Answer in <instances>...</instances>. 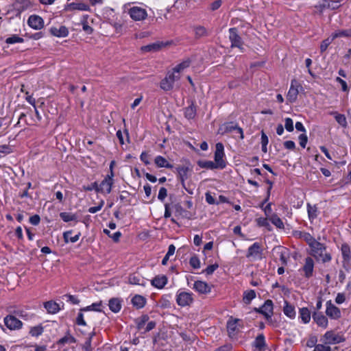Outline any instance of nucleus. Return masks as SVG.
I'll list each match as a JSON object with an SVG mask.
<instances>
[{"label": "nucleus", "instance_id": "38", "mask_svg": "<svg viewBox=\"0 0 351 351\" xmlns=\"http://www.w3.org/2000/svg\"><path fill=\"white\" fill-rule=\"evenodd\" d=\"M195 38L199 39L202 37H206L208 35L207 29L202 25H198L194 27Z\"/></svg>", "mask_w": 351, "mask_h": 351}, {"label": "nucleus", "instance_id": "47", "mask_svg": "<svg viewBox=\"0 0 351 351\" xmlns=\"http://www.w3.org/2000/svg\"><path fill=\"white\" fill-rule=\"evenodd\" d=\"M102 304V302L100 301L99 302L93 303L91 305L83 307L80 308V311H95L97 312H101L102 310L99 307Z\"/></svg>", "mask_w": 351, "mask_h": 351}, {"label": "nucleus", "instance_id": "40", "mask_svg": "<svg viewBox=\"0 0 351 351\" xmlns=\"http://www.w3.org/2000/svg\"><path fill=\"white\" fill-rule=\"evenodd\" d=\"M307 212L309 220L313 221L317 217V207L316 205L311 206L309 203L307 204Z\"/></svg>", "mask_w": 351, "mask_h": 351}, {"label": "nucleus", "instance_id": "29", "mask_svg": "<svg viewBox=\"0 0 351 351\" xmlns=\"http://www.w3.org/2000/svg\"><path fill=\"white\" fill-rule=\"evenodd\" d=\"M49 32L52 36L56 37H66L69 34L68 29L64 25L60 26L59 29L52 27L49 29Z\"/></svg>", "mask_w": 351, "mask_h": 351}, {"label": "nucleus", "instance_id": "15", "mask_svg": "<svg viewBox=\"0 0 351 351\" xmlns=\"http://www.w3.org/2000/svg\"><path fill=\"white\" fill-rule=\"evenodd\" d=\"M211 286L202 280H197L194 282L193 289L200 294H208L211 291Z\"/></svg>", "mask_w": 351, "mask_h": 351}, {"label": "nucleus", "instance_id": "64", "mask_svg": "<svg viewBox=\"0 0 351 351\" xmlns=\"http://www.w3.org/2000/svg\"><path fill=\"white\" fill-rule=\"evenodd\" d=\"M317 338L315 335H311L306 342V346L308 348H313L317 346Z\"/></svg>", "mask_w": 351, "mask_h": 351}, {"label": "nucleus", "instance_id": "51", "mask_svg": "<svg viewBox=\"0 0 351 351\" xmlns=\"http://www.w3.org/2000/svg\"><path fill=\"white\" fill-rule=\"evenodd\" d=\"M12 8L10 9L8 11V13L14 12V16L16 17H19V18L21 17V13L27 10V9L24 8V6L23 7H21L20 5L16 6V5H14V3H12Z\"/></svg>", "mask_w": 351, "mask_h": 351}, {"label": "nucleus", "instance_id": "41", "mask_svg": "<svg viewBox=\"0 0 351 351\" xmlns=\"http://www.w3.org/2000/svg\"><path fill=\"white\" fill-rule=\"evenodd\" d=\"M169 79V77H165L160 82V87L165 91H169L173 88L174 84Z\"/></svg>", "mask_w": 351, "mask_h": 351}, {"label": "nucleus", "instance_id": "63", "mask_svg": "<svg viewBox=\"0 0 351 351\" xmlns=\"http://www.w3.org/2000/svg\"><path fill=\"white\" fill-rule=\"evenodd\" d=\"M237 124L234 122H228L224 124V133H229L235 130Z\"/></svg>", "mask_w": 351, "mask_h": 351}, {"label": "nucleus", "instance_id": "61", "mask_svg": "<svg viewBox=\"0 0 351 351\" xmlns=\"http://www.w3.org/2000/svg\"><path fill=\"white\" fill-rule=\"evenodd\" d=\"M13 314L15 316H19L23 319H29V315L28 313L22 309H16L13 311Z\"/></svg>", "mask_w": 351, "mask_h": 351}, {"label": "nucleus", "instance_id": "31", "mask_svg": "<svg viewBox=\"0 0 351 351\" xmlns=\"http://www.w3.org/2000/svg\"><path fill=\"white\" fill-rule=\"evenodd\" d=\"M283 312L286 316L291 319H294L295 317L296 313L295 307L287 300L285 301Z\"/></svg>", "mask_w": 351, "mask_h": 351}, {"label": "nucleus", "instance_id": "57", "mask_svg": "<svg viewBox=\"0 0 351 351\" xmlns=\"http://www.w3.org/2000/svg\"><path fill=\"white\" fill-rule=\"evenodd\" d=\"M23 42L24 39L16 34H14L12 36L7 38L5 40V43L7 44H14L16 43H22Z\"/></svg>", "mask_w": 351, "mask_h": 351}, {"label": "nucleus", "instance_id": "12", "mask_svg": "<svg viewBox=\"0 0 351 351\" xmlns=\"http://www.w3.org/2000/svg\"><path fill=\"white\" fill-rule=\"evenodd\" d=\"M300 86L296 80H291L290 88L287 95V99L290 103H294L297 100L299 93L298 87Z\"/></svg>", "mask_w": 351, "mask_h": 351}, {"label": "nucleus", "instance_id": "9", "mask_svg": "<svg viewBox=\"0 0 351 351\" xmlns=\"http://www.w3.org/2000/svg\"><path fill=\"white\" fill-rule=\"evenodd\" d=\"M323 337L325 344H337L346 340L343 336L335 334L332 330L327 331Z\"/></svg>", "mask_w": 351, "mask_h": 351}, {"label": "nucleus", "instance_id": "21", "mask_svg": "<svg viewBox=\"0 0 351 351\" xmlns=\"http://www.w3.org/2000/svg\"><path fill=\"white\" fill-rule=\"evenodd\" d=\"M313 319L314 322L320 327L326 328L328 326V318L321 312L315 311L313 313Z\"/></svg>", "mask_w": 351, "mask_h": 351}, {"label": "nucleus", "instance_id": "58", "mask_svg": "<svg viewBox=\"0 0 351 351\" xmlns=\"http://www.w3.org/2000/svg\"><path fill=\"white\" fill-rule=\"evenodd\" d=\"M189 264L193 269H199L200 267V261L195 255L191 257Z\"/></svg>", "mask_w": 351, "mask_h": 351}, {"label": "nucleus", "instance_id": "52", "mask_svg": "<svg viewBox=\"0 0 351 351\" xmlns=\"http://www.w3.org/2000/svg\"><path fill=\"white\" fill-rule=\"evenodd\" d=\"M334 40L332 36L331 35L330 37L324 39L322 41L320 45V52L324 53L328 48V47L332 43Z\"/></svg>", "mask_w": 351, "mask_h": 351}, {"label": "nucleus", "instance_id": "5", "mask_svg": "<svg viewBox=\"0 0 351 351\" xmlns=\"http://www.w3.org/2000/svg\"><path fill=\"white\" fill-rule=\"evenodd\" d=\"M225 156L224 147L222 143H217L215 145L214 154L215 164L219 169H223L226 167V162L223 159Z\"/></svg>", "mask_w": 351, "mask_h": 351}, {"label": "nucleus", "instance_id": "22", "mask_svg": "<svg viewBox=\"0 0 351 351\" xmlns=\"http://www.w3.org/2000/svg\"><path fill=\"white\" fill-rule=\"evenodd\" d=\"M168 279L165 275H158L151 280V285L158 289H162L167 284Z\"/></svg>", "mask_w": 351, "mask_h": 351}, {"label": "nucleus", "instance_id": "42", "mask_svg": "<svg viewBox=\"0 0 351 351\" xmlns=\"http://www.w3.org/2000/svg\"><path fill=\"white\" fill-rule=\"evenodd\" d=\"M197 165L204 169H218L217 165H215V162L211 160H198L197 162Z\"/></svg>", "mask_w": 351, "mask_h": 351}, {"label": "nucleus", "instance_id": "3", "mask_svg": "<svg viewBox=\"0 0 351 351\" xmlns=\"http://www.w3.org/2000/svg\"><path fill=\"white\" fill-rule=\"evenodd\" d=\"M185 165L178 166L176 169L178 173V179L183 188H185V180L189 177V173L192 171V166L189 160L186 159Z\"/></svg>", "mask_w": 351, "mask_h": 351}, {"label": "nucleus", "instance_id": "6", "mask_svg": "<svg viewBox=\"0 0 351 351\" xmlns=\"http://www.w3.org/2000/svg\"><path fill=\"white\" fill-rule=\"evenodd\" d=\"M176 302L182 307L190 306L193 302V293L179 290L176 295Z\"/></svg>", "mask_w": 351, "mask_h": 351}, {"label": "nucleus", "instance_id": "2", "mask_svg": "<svg viewBox=\"0 0 351 351\" xmlns=\"http://www.w3.org/2000/svg\"><path fill=\"white\" fill-rule=\"evenodd\" d=\"M254 311L264 316L265 319L269 323H272V315L274 313V304L271 300H267L264 304L259 308L255 307Z\"/></svg>", "mask_w": 351, "mask_h": 351}, {"label": "nucleus", "instance_id": "50", "mask_svg": "<svg viewBox=\"0 0 351 351\" xmlns=\"http://www.w3.org/2000/svg\"><path fill=\"white\" fill-rule=\"evenodd\" d=\"M302 239L307 243L311 248L314 245V243L315 244L317 242L310 233L306 232H304Z\"/></svg>", "mask_w": 351, "mask_h": 351}, {"label": "nucleus", "instance_id": "7", "mask_svg": "<svg viewBox=\"0 0 351 351\" xmlns=\"http://www.w3.org/2000/svg\"><path fill=\"white\" fill-rule=\"evenodd\" d=\"M128 14L132 19L134 21H143L145 20L147 16V12L145 9L134 6L128 10Z\"/></svg>", "mask_w": 351, "mask_h": 351}, {"label": "nucleus", "instance_id": "8", "mask_svg": "<svg viewBox=\"0 0 351 351\" xmlns=\"http://www.w3.org/2000/svg\"><path fill=\"white\" fill-rule=\"evenodd\" d=\"M4 324L11 330L21 329L23 326L22 322L18 319L14 315H8L5 317Z\"/></svg>", "mask_w": 351, "mask_h": 351}, {"label": "nucleus", "instance_id": "20", "mask_svg": "<svg viewBox=\"0 0 351 351\" xmlns=\"http://www.w3.org/2000/svg\"><path fill=\"white\" fill-rule=\"evenodd\" d=\"M314 269V261L311 257H306L305 258V263L302 269L304 272V276L309 278L313 276Z\"/></svg>", "mask_w": 351, "mask_h": 351}, {"label": "nucleus", "instance_id": "45", "mask_svg": "<svg viewBox=\"0 0 351 351\" xmlns=\"http://www.w3.org/2000/svg\"><path fill=\"white\" fill-rule=\"evenodd\" d=\"M334 40L340 37H351V29H341L332 34Z\"/></svg>", "mask_w": 351, "mask_h": 351}, {"label": "nucleus", "instance_id": "34", "mask_svg": "<svg viewBox=\"0 0 351 351\" xmlns=\"http://www.w3.org/2000/svg\"><path fill=\"white\" fill-rule=\"evenodd\" d=\"M154 163L158 167H165L172 169L173 165L170 164L166 158L162 156H157L154 159Z\"/></svg>", "mask_w": 351, "mask_h": 351}, {"label": "nucleus", "instance_id": "27", "mask_svg": "<svg viewBox=\"0 0 351 351\" xmlns=\"http://www.w3.org/2000/svg\"><path fill=\"white\" fill-rule=\"evenodd\" d=\"M128 282L131 285H140L145 287L146 282L141 276L138 274H132L129 276Z\"/></svg>", "mask_w": 351, "mask_h": 351}, {"label": "nucleus", "instance_id": "44", "mask_svg": "<svg viewBox=\"0 0 351 351\" xmlns=\"http://www.w3.org/2000/svg\"><path fill=\"white\" fill-rule=\"evenodd\" d=\"M256 298V292L254 290L246 291L243 293V300L246 304H250L252 300Z\"/></svg>", "mask_w": 351, "mask_h": 351}, {"label": "nucleus", "instance_id": "24", "mask_svg": "<svg viewBox=\"0 0 351 351\" xmlns=\"http://www.w3.org/2000/svg\"><path fill=\"white\" fill-rule=\"evenodd\" d=\"M167 43H164L163 42L153 43L147 45L142 46L141 49L143 52L158 51L161 49L162 47L167 46Z\"/></svg>", "mask_w": 351, "mask_h": 351}, {"label": "nucleus", "instance_id": "56", "mask_svg": "<svg viewBox=\"0 0 351 351\" xmlns=\"http://www.w3.org/2000/svg\"><path fill=\"white\" fill-rule=\"evenodd\" d=\"M44 328L42 326L41 324L32 327L30 329L29 334L32 337H38L43 332Z\"/></svg>", "mask_w": 351, "mask_h": 351}, {"label": "nucleus", "instance_id": "43", "mask_svg": "<svg viewBox=\"0 0 351 351\" xmlns=\"http://www.w3.org/2000/svg\"><path fill=\"white\" fill-rule=\"evenodd\" d=\"M170 298H171L170 295H162L158 302L159 306L162 309L171 308V302L169 300Z\"/></svg>", "mask_w": 351, "mask_h": 351}, {"label": "nucleus", "instance_id": "59", "mask_svg": "<svg viewBox=\"0 0 351 351\" xmlns=\"http://www.w3.org/2000/svg\"><path fill=\"white\" fill-rule=\"evenodd\" d=\"M218 267L219 264L217 263L210 265L205 269H204L202 273H205L206 275L210 276Z\"/></svg>", "mask_w": 351, "mask_h": 351}, {"label": "nucleus", "instance_id": "16", "mask_svg": "<svg viewBox=\"0 0 351 351\" xmlns=\"http://www.w3.org/2000/svg\"><path fill=\"white\" fill-rule=\"evenodd\" d=\"M241 322L240 319L230 317L227 322L226 327L229 337L234 336L237 332L238 323Z\"/></svg>", "mask_w": 351, "mask_h": 351}, {"label": "nucleus", "instance_id": "30", "mask_svg": "<svg viewBox=\"0 0 351 351\" xmlns=\"http://www.w3.org/2000/svg\"><path fill=\"white\" fill-rule=\"evenodd\" d=\"M253 346L258 350V351H264L266 346L265 338L263 333L259 334L253 342Z\"/></svg>", "mask_w": 351, "mask_h": 351}, {"label": "nucleus", "instance_id": "1", "mask_svg": "<svg viewBox=\"0 0 351 351\" xmlns=\"http://www.w3.org/2000/svg\"><path fill=\"white\" fill-rule=\"evenodd\" d=\"M311 255L313 256L317 261H321L323 263H328L331 261L332 256L330 252L326 251L325 244L317 241L311 248Z\"/></svg>", "mask_w": 351, "mask_h": 351}, {"label": "nucleus", "instance_id": "37", "mask_svg": "<svg viewBox=\"0 0 351 351\" xmlns=\"http://www.w3.org/2000/svg\"><path fill=\"white\" fill-rule=\"evenodd\" d=\"M76 342V339L74 337H73L71 335H70L69 331L66 332V335L57 341L58 345L64 346L66 343H74Z\"/></svg>", "mask_w": 351, "mask_h": 351}, {"label": "nucleus", "instance_id": "10", "mask_svg": "<svg viewBox=\"0 0 351 351\" xmlns=\"http://www.w3.org/2000/svg\"><path fill=\"white\" fill-rule=\"evenodd\" d=\"M27 25L32 29L40 30L44 27V20L38 15L32 14L28 18Z\"/></svg>", "mask_w": 351, "mask_h": 351}, {"label": "nucleus", "instance_id": "62", "mask_svg": "<svg viewBox=\"0 0 351 351\" xmlns=\"http://www.w3.org/2000/svg\"><path fill=\"white\" fill-rule=\"evenodd\" d=\"M285 129L289 132H293L294 130L293 120L291 118L287 117L285 119Z\"/></svg>", "mask_w": 351, "mask_h": 351}, {"label": "nucleus", "instance_id": "25", "mask_svg": "<svg viewBox=\"0 0 351 351\" xmlns=\"http://www.w3.org/2000/svg\"><path fill=\"white\" fill-rule=\"evenodd\" d=\"M184 117L188 120L193 119L197 114V106L194 101H191V104L184 108Z\"/></svg>", "mask_w": 351, "mask_h": 351}, {"label": "nucleus", "instance_id": "28", "mask_svg": "<svg viewBox=\"0 0 351 351\" xmlns=\"http://www.w3.org/2000/svg\"><path fill=\"white\" fill-rule=\"evenodd\" d=\"M121 302L122 300L118 298H110L108 302L110 310L114 313L119 312L122 306Z\"/></svg>", "mask_w": 351, "mask_h": 351}, {"label": "nucleus", "instance_id": "49", "mask_svg": "<svg viewBox=\"0 0 351 351\" xmlns=\"http://www.w3.org/2000/svg\"><path fill=\"white\" fill-rule=\"evenodd\" d=\"M265 183H267V184H269V186L267 187V195H266L265 198L264 199V200L261 204V208H263V206L265 205V204H266L269 201V197H270V195H271V191L272 189L273 184H274L273 182H271L269 179H266L265 180Z\"/></svg>", "mask_w": 351, "mask_h": 351}, {"label": "nucleus", "instance_id": "18", "mask_svg": "<svg viewBox=\"0 0 351 351\" xmlns=\"http://www.w3.org/2000/svg\"><path fill=\"white\" fill-rule=\"evenodd\" d=\"M273 251L279 255L282 264L286 265L289 256V250L285 247L278 245L273 248Z\"/></svg>", "mask_w": 351, "mask_h": 351}, {"label": "nucleus", "instance_id": "53", "mask_svg": "<svg viewBox=\"0 0 351 351\" xmlns=\"http://www.w3.org/2000/svg\"><path fill=\"white\" fill-rule=\"evenodd\" d=\"M256 224L259 227H265L268 230H271V226L268 219L265 217H259L256 219Z\"/></svg>", "mask_w": 351, "mask_h": 351}, {"label": "nucleus", "instance_id": "33", "mask_svg": "<svg viewBox=\"0 0 351 351\" xmlns=\"http://www.w3.org/2000/svg\"><path fill=\"white\" fill-rule=\"evenodd\" d=\"M44 307L47 311V312L51 314H55L60 310L59 304L51 300L45 302L44 303Z\"/></svg>", "mask_w": 351, "mask_h": 351}, {"label": "nucleus", "instance_id": "26", "mask_svg": "<svg viewBox=\"0 0 351 351\" xmlns=\"http://www.w3.org/2000/svg\"><path fill=\"white\" fill-rule=\"evenodd\" d=\"M131 303L136 309H141L145 306L147 299L141 295L136 294L132 298Z\"/></svg>", "mask_w": 351, "mask_h": 351}, {"label": "nucleus", "instance_id": "39", "mask_svg": "<svg viewBox=\"0 0 351 351\" xmlns=\"http://www.w3.org/2000/svg\"><path fill=\"white\" fill-rule=\"evenodd\" d=\"M300 317L304 324H307L311 320V312L306 307L300 308Z\"/></svg>", "mask_w": 351, "mask_h": 351}, {"label": "nucleus", "instance_id": "36", "mask_svg": "<svg viewBox=\"0 0 351 351\" xmlns=\"http://www.w3.org/2000/svg\"><path fill=\"white\" fill-rule=\"evenodd\" d=\"M149 319V317L147 314L142 315L141 317L136 318L134 319V322L136 324V328L138 330H141Z\"/></svg>", "mask_w": 351, "mask_h": 351}, {"label": "nucleus", "instance_id": "48", "mask_svg": "<svg viewBox=\"0 0 351 351\" xmlns=\"http://www.w3.org/2000/svg\"><path fill=\"white\" fill-rule=\"evenodd\" d=\"M60 217L62 221L64 222H69L71 221H75L77 219V217L75 214H71L66 212H62L60 213Z\"/></svg>", "mask_w": 351, "mask_h": 351}, {"label": "nucleus", "instance_id": "55", "mask_svg": "<svg viewBox=\"0 0 351 351\" xmlns=\"http://www.w3.org/2000/svg\"><path fill=\"white\" fill-rule=\"evenodd\" d=\"M83 188L86 191H91L95 190L97 193H101V192H102V189L99 188V185L97 182H94L88 186H84Z\"/></svg>", "mask_w": 351, "mask_h": 351}, {"label": "nucleus", "instance_id": "35", "mask_svg": "<svg viewBox=\"0 0 351 351\" xmlns=\"http://www.w3.org/2000/svg\"><path fill=\"white\" fill-rule=\"evenodd\" d=\"M72 232H73V230H68L63 233V239H64V241L65 243H68L69 241H70L71 243H75L79 240L81 233L78 232L74 237H73V236L70 237V235L72 234Z\"/></svg>", "mask_w": 351, "mask_h": 351}, {"label": "nucleus", "instance_id": "46", "mask_svg": "<svg viewBox=\"0 0 351 351\" xmlns=\"http://www.w3.org/2000/svg\"><path fill=\"white\" fill-rule=\"evenodd\" d=\"M269 221L278 228L284 229L283 221L276 214L271 215L269 218Z\"/></svg>", "mask_w": 351, "mask_h": 351}, {"label": "nucleus", "instance_id": "54", "mask_svg": "<svg viewBox=\"0 0 351 351\" xmlns=\"http://www.w3.org/2000/svg\"><path fill=\"white\" fill-rule=\"evenodd\" d=\"M335 119L340 125H341L343 128L347 127L348 123L346 117L344 114L335 112Z\"/></svg>", "mask_w": 351, "mask_h": 351}, {"label": "nucleus", "instance_id": "4", "mask_svg": "<svg viewBox=\"0 0 351 351\" xmlns=\"http://www.w3.org/2000/svg\"><path fill=\"white\" fill-rule=\"evenodd\" d=\"M229 40L231 43V48H239L241 52H244L243 41L239 36L237 27H231L229 29Z\"/></svg>", "mask_w": 351, "mask_h": 351}, {"label": "nucleus", "instance_id": "19", "mask_svg": "<svg viewBox=\"0 0 351 351\" xmlns=\"http://www.w3.org/2000/svg\"><path fill=\"white\" fill-rule=\"evenodd\" d=\"M173 208L175 210L176 216H180L187 219H191L193 217L192 213L184 209L180 203H176L173 205Z\"/></svg>", "mask_w": 351, "mask_h": 351}, {"label": "nucleus", "instance_id": "13", "mask_svg": "<svg viewBox=\"0 0 351 351\" xmlns=\"http://www.w3.org/2000/svg\"><path fill=\"white\" fill-rule=\"evenodd\" d=\"M326 313L329 317L333 319H337L341 317L340 309L335 306L331 300L326 302Z\"/></svg>", "mask_w": 351, "mask_h": 351}, {"label": "nucleus", "instance_id": "60", "mask_svg": "<svg viewBox=\"0 0 351 351\" xmlns=\"http://www.w3.org/2000/svg\"><path fill=\"white\" fill-rule=\"evenodd\" d=\"M82 29L86 33H87L88 34H90L93 33V29L90 25H88L86 17H85V16L84 17L83 20L82 21Z\"/></svg>", "mask_w": 351, "mask_h": 351}, {"label": "nucleus", "instance_id": "17", "mask_svg": "<svg viewBox=\"0 0 351 351\" xmlns=\"http://www.w3.org/2000/svg\"><path fill=\"white\" fill-rule=\"evenodd\" d=\"M114 177L106 176L99 184V188L102 189L101 193L109 194L112 191L114 184Z\"/></svg>", "mask_w": 351, "mask_h": 351}, {"label": "nucleus", "instance_id": "32", "mask_svg": "<svg viewBox=\"0 0 351 351\" xmlns=\"http://www.w3.org/2000/svg\"><path fill=\"white\" fill-rule=\"evenodd\" d=\"M329 3H328V0H319L317 3L314 5V8L315 10V13L318 14L319 15H322L323 12L328 9Z\"/></svg>", "mask_w": 351, "mask_h": 351}, {"label": "nucleus", "instance_id": "23", "mask_svg": "<svg viewBox=\"0 0 351 351\" xmlns=\"http://www.w3.org/2000/svg\"><path fill=\"white\" fill-rule=\"evenodd\" d=\"M65 11H72V10H82V11H89L90 7L88 5L84 3H71L65 5L64 9Z\"/></svg>", "mask_w": 351, "mask_h": 351}, {"label": "nucleus", "instance_id": "11", "mask_svg": "<svg viewBox=\"0 0 351 351\" xmlns=\"http://www.w3.org/2000/svg\"><path fill=\"white\" fill-rule=\"evenodd\" d=\"M263 254V249L261 247V243L258 242L254 243L252 245H250L247 250L246 257L247 258H261Z\"/></svg>", "mask_w": 351, "mask_h": 351}, {"label": "nucleus", "instance_id": "14", "mask_svg": "<svg viewBox=\"0 0 351 351\" xmlns=\"http://www.w3.org/2000/svg\"><path fill=\"white\" fill-rule=\"evenodd\" d=\"M342 257H343V267L346 270H348V265L351 262V251L350 247L347 243L341 245V247Z\"/></svg>", "mask_w": 351, "mask_h": 351}]
</instances>
